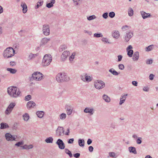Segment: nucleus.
<instances>
[{"mask_svg": "<svg viewBox=\"0 0 158 158\" xmlns=\"http://www.w3.org/2000/svg\"><path fill=\"white\" fill-rule=\"evenodd\" d=\"M109 156L110 157H114L115 156V155L114 153L113 152H110L109 153Z\"/></svg>", "mask_w": 158, "mask_h": 158, "instance_id": "63", "label": "nucleus"}, {"mask_svg": "<svg viewBox=\"0 0 158 158\" xmlns=\"http://www.w3.org/2000/svg\"><path fill=\"white\" fill-rule=\"evenodd\" d=\"M74 141V139L72 138L69 139L68 141V143L69 144H71L73 143V142Z\"/></svg>", "mask_w": 158, "mask_h": 158, "instance_id": "53", "label": "nucleus"}, {"mask_svg": "<svg viewBox=\"0 0 158 158\" xmlns=\"http://www.w3.org/2000/svg\"><path fill=\"white\" fill-rule=\"evenodd\" d=\"M50 40V39L49 38L48 39L46 38H44L42 40L41 42L42 44H45Z\"/></svg>", "mask_w": 158, "mask_h": 158, "instance_id": "30", "label": "nucleus"}, {"mask_svg": "<svg viewBox=\"0 0 158 158\" xmlns=\"http://www.w3.org/2000/svg\"><path fill=\"white\" fill-rule=\"evenodd\" d=\"M80 154L79 153H76L73 154V156L76 158H78L80 157Z\"/></svg>", "mask_w": 158, "mask_h": 158, "instance_id": "54", "label": "nucleus"}, {"mask_svg": "<svg viewBox=\"0 0 158 158\" xmlns=\"http://www.w3.org/2000/svg\"><path fill=\"white\" fill-rule=\"evenodd\" d=\"M132 84L133 85L136 86H137L138 82L137 81H133L132 82Z\"/></svg>", "mask_w": 158, "mask_h": 158, "instance_id": "62", "label": "nucleus"}, {"mask_svg": "<svg viewBox=\"0 0 158 158\" xmlns=\"http://www.w3.org/2000/svg\"><path fill=\"white\" fill-rule=\"evenodd\" d=\"M7 92L9 95L13 98H17L19 97L21 93L19 89L15 86L8 87Z\"/></svg>", "mask_w": 158, "mask_h": 158, "instance_id": "1", "label": "nucleus"}, {"mask_svg": "<svg viewBox=\"0 0 158 158\" xmlns=\"http://www.w3.org/2000/svg\"><path fill=\"white\" fill-rule=\"evenodd\" d=\"M23 117L24 120L26 121H27L29 118V116L28 114L27 113H25L23 114Z\"/></svg>", "mask_w": 158, "mask_h": 158, "instance_id": "34", "label": "nucleus"}, {"mask_svg": "<svg viewBox=\"0 0 158 158\" xmlns=\"http://www.w3.org/2000/svg\"><path fill=\"white\" fill-rule=\"evenodd\" d=\"M35 105V103L33 101H31L27 103V106L28 109H31L33 108Z\"/></svg>", "mask_w": 158, "mask_h": 158, "instance_id": "15", "label": "nucleus"}, {"mask_svg": "<svg viewBox=\"0 0 158 158\" xmlns=\"http://www.w3.org/2000/svg\"><path fill=\"white\" fill-rule=\"evenodd\" d=\"M24 143V141L23 140L21 141H20L16 143L15 144V146H16L18 147H21L22 148V147L23 146H22V145H23V144Z\"/></svg>", "mask_w": 158, "mask_h": 158, "instance_id": "33", "label": "nucleus"}, {"mask_svg": "<svg viewBox=\"0 0 158 158\" xmlns=\"http://www.w3.org/2000/svg\"><path fill=\"white\" fill-rule=\"evenodd\" d=\"M79 145L80 147H84L85 144V141L83 139H79L78 140Z\"/></svg>", "mask_w": 158, "mask_h": 158, "instance_id": "27", "label": "nucleus"}, {"mask_svg": "<svg viewBox=\"0 0 158 158\" xmlns=\"http://www.w3.org/2000/svg\"><path fill=\"white\" fill-rule=\"evenodd\" d=\"M118 61L119 62V61H120L122 60V58H123V56L121 55H118Z\"/></svg>", "mask_w": 158, "mask_h": 158, "instance_id": "59", "label": "nucleus"}, {"mask_svg": "<svg viewBox=\"0 0 158 158\" xmlns=\"http://www.w3.org/2000/svg\"><path fill=\"white\" fill-rule=\"evenodd\" d=\"M102 17L105 19H106L108 17V13L106 12L102 15Z\"/></svg>", "mask_w": 158, "mask_h": 158, "instance_id": "52", "label": "nucleus"}, {"mask_svg": "<svg viewBox=\"0 0 158 158\" xmlns=\"http://www.w3.org/2000/svg\"><path fill=\"white\" fill-rule=\"evenodd\" d=\"M52 57L50 54L45 55L43 59L42 65L43 67H46L50 64L52 62Z\"/></svg>", "mask_w": 158, "mask_h": 158, "instance_id": "5", "label": "nucleus"}, {"mask_svg": "<svg viewBox=\"0 0 158 158\" xmlns=\"http://www.w3.org/2000/svg\"><path fill=\"white\" fill-rule=\"evenodd\" d=\"M64 129L63 127H58L57 129L56 130V135L58 136H60L64 132Z\"/></svg>", "mask_w": 158, "mask_h": 158, "instance_id": "13", "label": "nucleus"}, {"mask_svg": "<svg viewBox=\"0 0 158 158\" xmlns=\"http://www.w3.org/2000/svg\"><path fill=\"white\" fill-rule=\"evenodd\" d=\"M128 149L130 152L133 153L135 154H137V152L135 147H129Z\"/></svg>", "mask_w": 158, "mask_h": 158, "instance_id": "23", "label": "nucleus"}, {"mask_svg": "<svg viewBox=\"0 0 158 158\" xmlns=\"http://www.w3.org/2000/svg\"><path fill=\"white\" fill-rule=\"evenodd\" d=\"M59 117L60 119L64 120L66 118V115L64 113H62L60 115Z\"/></svg>", "mask_w": 158, "mask_h": 158, "instance_id": "38", "label": "nucleus"}, {"mask_svg": "<svg viewBox=\"0 0 158 158\" xmlns=\"http://www.w3.org/2000/svg\"><path fill=\"white\" fill-rule=\"evenodd\" d=\"M53 141V139L51 137L47 138L45 140V141L47 143H52Z\"/></svg>", "mask_w": 158, "mask_h": 158, "instance_id": "29", "label": "nucleus"}, {"mask_svg": "<svg viewBox=\"0 0 158 158\" xmlns=\"http://www.w3.org/2000/svg\"><path fill=\"white\" fill-rule=\"evenodd\" d=\"M127 94H126L123 95H122L121 97L120 98V101L119 103L120 105H122L125 101L127 97Z\"/></svg>", "mask_w": 158, "mask_h": 158, "instance_id": "19", "label": "nucleus"}, {"mask_svg": "<svg viewBox=\"0 0 158 158\" xmlns=\"http://www.w3.org/2000/svg\"><path fill=\"white\" fill-rule=\"evenodd\" d=\"M9 126L7 124L4 123H1L0 128L1 129H6L9 128Z\"/></svg>", "mask_w": 158, "mask_h": 158, "instance_id": "24", "label": "nucleus"}, {"mask_svg": "<svg viewBox=\"0 0 158 158\" xmlns=\"http://www.w3.org/2000/svg\"><path fill=\"white\" fill-rule=\"evenodd\" d=\"M56 143L58 146V147L60 149H63L65 148V145L63 141L60 139H57L56 142Z\"/></svg>", "mask_w": 158, "mask_h": 158, "instance_id": "11", "label": "nucleus"}, {"mask_svg": "<svg viewBox=\"0 0 158 158\" xmlns=\"http://www.w3.org/2000/svg\"><path fill=\"white\" fill-rule=\"evenodd\" d=\"M75 55V53L74 52L72 53V55L69 56V59L70 62L73 61V59L74 58V56Z\"/></svg>", "mask_w": 158, "mask_h": 158, "instance_id": "43", "label": "nucleus"}, {"mask_svg": "<svg viewBox=\"0 0 158 158\" xmlns=\"http://www.w3.org/2000/svg\"><path fill=\"white\" fill-rule=\"evenodd\" d=\"M15 54V50L11 47L7 48L3 52V55L5 58H8L13 56Z\"/></svg>", "mask_w": 158, "mask_h": 158, "instance_id": "2", "label": "nucleus"}, {"mask_svg": "<svg viewBox=\"0 0 158 158\" xmlns=\"http://www.w3.org/2000/svg\"><path fill=\"white\" fill-rule=\"evenodd\" d=\"M152 60L151 59H150L147 60L146 63L148 64H152Z\"/></svg>", "mask_w": 158, "mask_h": 158, "instance_id": "50", "label": "nucleus"}, {"mask_svg": "<svg viewBox=\"0 0 158 158\" xmlns=\"http://www.w3.org/2000/svg\"><path fill=\"white\" fill-rule=\"evenodd\" d=\"M119 69L121 70H123L124 69V66L122 64H120L118 65Z\"/></svg>", "mask_w": 158, "mask_h": 158, "instance_id": "51", "label": "nucleus"}, {"mask_svg": "<svg viewBox=\"0 0 158 158\" xmlns=\"http://www.w3.org/2000/svg\"><path fill=\"white\" fill-rule=\"evenodd\" d=\"M7 70L9 71L12 74H15L17 72V70L16 69L10 68H7Z\"/></svg>", "mask_w": 158, "mask_h": 158, "instance_id": "35", "label": "nucleus"}, {"mask_svg": "<svg viewBox=\"0 0 158 158\" xmlns=\"http://www.w3.org/2000/svg\"><path fill=\"white\" fill-rule=\"evenodd\" d=\"M36 114L38 117L41 118L44 116V112L43 111H38L36 112Z\"/></svg>", "mask_w": 158, "mask_h": 158, "instance_id": "25", "label": "nucleus"}, {"mask_svg": "<svg viewBox=\"0 0 158 158\" xmlns=\"http://www.w3.org/2000/svg\"><path fill=\"white\" fill-rule=\"evenodd\" d=\"M22 149L26 150L29 149V148H28L27 145L26 144H25L24 146H23L22 147Z\"/></svg>", "mask_w": 158, "mask_h": 158, "instance_id": "61", "label": "nucleus"}, {"mask_svg": "<svg viewBox=\"0 0 158 158\" xmlns=\"http://www.w3.org/2000/svg\"><path fill=\"white\" fill-rule=\"evenodd\" d=\"M21 6L23 8V13H25L27 12V6L24 2H22L21 3Z\"/></svg>", "mask_w": 158, "mask_h": 158, "instance_id": "16", "label": "nucleus"}, {"mask_svg": "<svg viewBox=\"0 0 158 158\" xmlns=\"http://www.w3.org/2000/svg\"><path fill=\"white\" fill-rule=\"evenodd\" d=\"M127 55L129 57H131L133 53V51L132 50L127 51Z\"/></svg>", "mask_w": 158, "mask_h": 158, "instance_id": "39", "label": "nucleus"}, {"mask_svg": "<svg viewBox=\"0 0 158 158\" xmlns=\"http://www.w3.org/2000/svg\"><path fill=\"white\" fill-rule=\"evenodd\" d=\"M133 33L131 32H129L127 33L124 36V39L125 41L127 42L130 39H131L133 36Z\"/></svg>", "mask_w": 158, "mask_h": 158, "instance_id": "10", "label": "nucleus"}, {"mask_svg": "<svg viewBox=\"0 0 158 158\" xmlns=\"http://www.w3.org/2000/svg\"><path fill=\"white\" fill-rule=\"evenodd\" d=\"M44 75L41 73L39 72H34L31 75V76L29 77L30 81H31L34 80L40 81L44 78Z\"/></svg>", "mask_w": 158, "mask_h": 158, "instance_id": "3", "label": "nucleus"}, {"mask_svg": "<svg viewBox=\"0 0 158 158\" xmlns=\"http://www.w3.org/2000/svg\"><path fill=\"white\" fill-rule=\"evenodd\" d=\"M67 47L66 45L65 44L61 45L59 48V51L60 52H61L63 50L67 49Z\"/></svg>", "mask_w": 158, "mask_h": 158, "instance_id": "31", "label": "nucleus"}, {"mask_svg": "<svg viewBox=\"0 0 158 158\" xmlns=\"http://www.w3.org/2000/svg\"><path fill=\"white\" fill-rule=\"evenodd\" d=\"M94 86L97 89H102L105 86L104 82L100 80H97L94 82Z\"/></svg>", "mask_w": 158, "mask_h": 158, "instance_id": "6", "label": "nucleus"}, {"mask_svg": "<svg viewBox=\"0 0 158 158\" xmlns=\"http://www.w3.org/2000/svg\"><path fill=\"white\" fill-rule=\"evenodd\" d=\"M65 109L66 110V112L68 115H70L71 114L73 108L72 106L69 104H67L66 105Z\"/></svg>", "mask_w": 158, "mask_h": 158, "instance_id": "14", "label": "nucleus"}, {"mask_svg": "<svg viewBox=\"0 0 158 158\" xmlns=\"http://www.w3.org/2000/svg\"><path fill=\"white\" fill-rule=\"evenodd\" d=\"M37 54H33L32 53H31L30 54L28 58L29 59H31L33 58H34L35 57V56H37Z\"/></svg>", "mask_w": 158, "mask_h": 158, "instance_id": "46", "label": "nucleus"}, {"mask_svg": "<svg viewBox=\"0 0 158 158\" xmlns=\"http://www.w3.org/2000/svg\"><path fill=\"white\" fill-rule=\"evenodd\" d=\"M112 36L115 39H118L120 36L119 32L118 31H114L112 33Z\"/></svg>", "mask_w": 158, "mask_h": 158, "instance_id": "20", "label": "nucleus"}, {"mask_svg": "<svg viewBox=\"0 0 158 158\" xmlns=\"http://www.w3.org/2000/svg\"><path fill=\"white\" fill-rule=\"evenodd\" d=\"M5 137L6 140L7 141H17V140H16V139L17 137L16 135H12L10 133H6L5 134Z\"/></svg>", "mask_w": 158, "mask_h": 158, "instance_id": "8", "label": "nucleus"}, {"mask_svg": "<svg viewBox=\"0 0 158 158\" xmlns=\"http://www.w3.org/2000/svg\"><path fill=\"white\" fill-rule=\"evenodd\" d=\"M128 26L127 25H126L124 26H123L122 27V29L123 30V31H125L127 30L126 29V28H128Z\"/></svg>", "mask_w": 158, "mask_h": 158, "instance_id": "57", "label": "nucleus"}, {"mask_svg": "<svg viewBox=\"0 0 158 158\" xmlns=\"http://www.w3.org/2000/svg\"><path fill=\"white\" fill-rule=\"evenodd\" d=\"M94 148L92 146H90L89 147V150L90 152H92L93 151Z\"/></svg>", "mask_w": 158, "mask_h": 158, "instance_id": "64", "label": "nucleus"}, {"mask_svg": "<svg viewBox=\"0 0 158 158\" xmlns=\"http://www.w3.org/2000/svg\"><path fill=\"white\" fill-rule=\"evenodd\" d=\"M153 45H151L149 46H148L146 48V51L147 52H149L151 51L153 49Z\"/></svg>", "mask_w": 158, "mask_h": 158, "instance_id": "41", "label": "nucleus"}, {"mask_svg": "<svg viewBox=\"0 0 158 158\" xmlns=\"http://www.w3.org/2000/svg\"><path fill=\"white\" fill-rule=\"evenodd\" d=\"M43 3V1H40L38 2L37 3V5L35 7V9L38 8L40 6H42Z\"/></svg>", "mask_w": 158, "mask_h": 158, "instance_id": "40", "label": "nucleus"}, {"mask_svg": "<svg viewBox=\"0 0 158 158\" xmlns=\"http://www.w3.org/2000/svg\"><path fill=\"white\" fill-rule=\"evenodd\" d=\"M142 138L141 137H138L137 139L136 142L137 144H140L142 143L141 139Z\"/></svg>", "mask_w": 158, "mask_h": 158, "instance_id": "49", "label": "nucleus"}, {"mask_svg": "<svg viewBox=\"0 0 158 158\" xmlns=\"http://www.w3.org/2000/svg\"><path fill=\"white\" fill-rule=\"evenodd\" d=\"M15 105V103L14 102L10 103L5 111L6 114H10Z\"/></svg>", "mask_w": 158, "mask_h": 158, "instance_id": "9", "label": "nucleus"}, {"mask_svg": "<svg viewBox=\"0 0 158 158\" xmlns=\"http://www.w3.org/2000/svg\"><path fill=\"white\" fill-rule=\"evenodd\" d=\"M56 80L58 82H63L69 81L70 78L65 73H60L56 75Z\"/></svg>", "mask_w": 158, "mask_h": 158, "instance_id": "4", "label": "nucleus"}, {"mask_svg": "<svg viewBox=\"0 0 158 158\" xmlns=\"http://www.w3.org/2000/svg\"><path fill=\"white\" fill-rule=\"evenodd\" d=\"M96 18V17L95 15H92L90 16L87 17V19L88 20H93Z\"/></svg>", "mask_w": 158, "mask_h": 158, "instance_id": "45", "label": "nucleus"}, {"mask_svg": "<svg viewBox=\"0 0 158 158\" xmlns=\"http://www.w3.org/2000/svg\"><path fill=\"white\" fill-rule=\"evenodd\" d=\"M81 0H73L75 5H79L78 2Z\"/></svg>", "mask_w": 158, "mask_h": 158, "instance_id": "56", "label": "nucleus"}, {"mask_svg": "<svg viewBox=\"0 0 158 158\" xmlns=\"http://www.w3.org/2000/svg\"><path fill=\"white\" fill-rule=\"evenodd\" d=\"M10 65L12 66H14L16 64V63L15 61H10Z\"/></svg>", "mask_w": 158, "mask_h": 158, "instance_id": "60", "label": "nucleus"}, {"mask_svg": "<svg viewBox=\"0 0 158 158\" xmlns=\"http://www.w3.org/2000/svg\"><path fill=\"white\" fill-rule=\"evenodd\" d=\"M140 14L142 18L144 19L148 17H150L151 16V15L150 14L147 13L143 11H141Z\"/></svg>", "mask_w": 158, "mask_h": 158, "instance_id": "18", "label": "nucleus"}, {"mask_svg": "<svg viewBox=\"0 0 158 158\" xmlns=\"http://www.w3.org/2000/svg\"><path fill=\"white\" fill-rule=\"evenodd\" d=\"M102 98L106 102H109L110 101V98L107 95L104 94L102 97Z\"/></svg>", "mask_w": 158, "mask_h": 158, "instance_id": "22", "label": "nucleus"}, {"mask_svg": "<svg viewBox=\"0 0 158 158\" xmlns=\"http://www.w3.org/2000/svg\"><path fill=\"white\" fill-rule=\"evenodd\" d=\"M154 75L152 74H151L149 76V79L151 80H152L153 79Z\"/></svg>", "mask_w": 158, "mask_h": 158, "instance_id": "58", "label": "nucleus"}, {"mask_svg": "<svg viewBox=\"0 0 158 158\" xmlns=\"http://www.w3.org/2000/svg\"><path fill=\"white\" fill-rule=\"evenodd\" d=\"M70 52L69 51H64L61 56V60L62 61H64L67 57L69 55Z\"/></svg>", "mask_w": 158, "mask_h": 158, "instance_id": "12", "label": "nucleus"}, {"mask_svg": "<svg viewBox=\"0 0 158 158\" xmlns=\"http://www.w3.org/2000/svg\"><path fill=\"white\" fill-rule=\"evenodd\" d=\"M109 15L111 18H114L115 16V13L114 12H111L109 13Z\"/></svg>", "mask_w": 158, "mask_h": 158, "instance_id": "47", "label": "nucleus"}, {"mask_svg": "<svg viewBox=\"0 0 158 158\" xmlns=\"http://www.w3.org/2000/svg\"><path fill=\"white\" fill-rule=\"evenodd\" d=\"M55 0H52L50 2L46 4V6L48 8H51L53 6V4L55 3Z\"/></svg>", "mask_w": 158, "mask_h": 158, "instance_id": "28", "label": "nucleus"}, {"mask_svg": "<svg viewBox=\"0 0 158 158\" xmlns=\"http://www.w3.org/2000/svg\"><path fill=\"white\" fill-rule=\"evenodd\" d=\"M139 53L138 52H135L133 56L132 59L134 61L137 60L139 58Z\"/></svg>", "mask_w": 158, "mask_h": 158, "instance_id": "21", "label": "nucleus"}, {"mask_svg": "<svg viewBox=\"0 0 158 158\" xmlns=\"http://www.w3.org/2000/svg\"><path fill=\"white\" fill-rule=\"evenodd\" d=\"M149 88L148 86H144L143 88V90L146 92H148L149 90Z\"/></svg>", "mask_w": 158, "mask_h": 158, "instance_id": "55", "label": "nucleus"}, {"mask_svg": "<svg viewBox=\"0 0 158 158\" xmlns=\"http://www.w3.org/2000/svg\"><path fill=\"white\" fill-rule=\"evenodd\" d=\"M43 34L46 36H48L49 35V26L48 25L45 24L43 25Z\"/></svg>", "mask_w": 158, "mask_h": 158, "instance_id": "7", "label": "nucleus"}, {"mask_svg": "<svg viewBox=\"0 0 158 158\" xmlns=\"http://www.w3.org/2000/svg\"><path fill=\"white\" fill-rule=\"evenodd\" d=\"M31 98V96L30 95H27L25 97V100L26 101H29Z\"/></svg>", "mask_w": 158, "mask_h": 158, "instance_id": "48", "label": "nucleus"}, {"mask_svg": "<svg viewBox=\"0 0 158 158\" xmlns=\"http://www.w3.org/2000/svg\"><path fill=\"white\" fill-rule=\"evenodd\" d=\"M128 14L130 16H131L133 15V10L131 8H130L128 9Z\"/></svg>", "mask_w": 158, "mask_h": 158, "instance_id": "37", "label": "nucleus"}, {"mask_svg": "<svg viewBox=\"0 0 158 158\" xmlns=\"http://www.w3.org/2000/svg\"><path fill=\"white\" fill-rule=\"evenodd\" d=\"M109 71L114 75L117 76L119 74L113 68L110 69L109 70Z\"/></svg>", "mask_w": 158, "mask_h": 158, "instance_id": "26", "label": "nucleus"}, {"mask_svg": "<svg viewBox=\"0 0 158 158\" xmlns=\"http://www.w3.org/2000/svg\"><path fill=\"white\" fill-rule=\"evenodd\" d=\"M102 41L106 43L110 44V43L108 39L106 38H103L102 39Z\"/></svg>", "mask_w": 158, "mask_h": 158, "instance_id": "44", "label": "nucleus"}, {"mask_svg": "<svg viewBox=\"0 0 158 158\" xmlns=\"http://www.w3.org/2000/svg\"><path fill=\"white\" fill-rule=\"evenodd\" d=\"M84 111L85 113H89L90 115H93L94 113V109L93 108L86 107L84 110Z\"/></svg>", "mask_w": 158, "mask_h": 158, "instance_id": "17", "label": "nucleus"}, {"mask_svg": "<svg viewBox=\"0 0 158 158\" xmlns=\"http://www.w3.org/2000/svg\"><path fill=\"white\" fill-rule=\"evenodd\" d=\"M94 37L96 38L102 37H103V35L101 33H95L94 35Z\"/></svg>", "mask_w": 158, "mask_h": 158, "instance_id": "42", "label": "nucleus"}, {"mask_svg": "<svg viewBox=\"0 0 158 158\" xmlns=\"http://www.w3.org/2000/svg\"><path fill=\"white\" fill-rule=\"evenodd\" d=\"M85 80L87 82H90L92 80V78L90 77V76L87 75V74H85Z\"/></svg>", "mask_w": 158, "mask_h": 158, "instance_id": "32", "label": "nucleus"}, {"mask_svg": "<svg viewBox=\"0 0 158 158\" xmlns=\"http://www.w3.org/2000/svg\"><path fill=\"white\" fill-rule=\"evenodd\" d=\"M65 152L67 154H68L69 156L70 157H72L73 156V155L70 151L68 149L65 148L64 150Z\"/></svg>", "mask_w": 158, "mask_h": 158, "instance_id": "36", "label": "nucleus"}]
</instances>
